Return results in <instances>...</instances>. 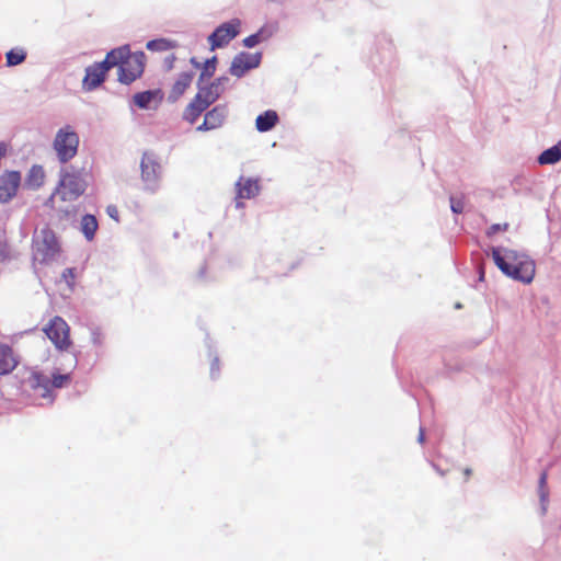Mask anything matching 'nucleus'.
<instances>
[{"label":"nucleus","instance_id":"obj_35","mask_svg":"<svg viewBox=\"0 0 561 561\" xmlns=\"http://www.w3.org/2000/svg\"><path fill=\"white\" fill-rule=\"evenodd\" d=\"M548 494L549 492L547 486H542V489H539V496L541 502H546L548 500Z\"/></svg>","mask_w":561,"mask_h":561},{"label":"nucleus","instance_id":"obj_33","mask_svg":"<svg viewBox=\"0 0 561 561\" xmlns=\"http://www.w3.org/2000/svg\"><path fill=\"white\" fill-rule=\"evenodd\" d=\"M10 256L9 248L5 243H0V262H4Z\"/></svg>","mask_w":561,"mask_h":561},{"label":"nucleus","instance_id":"obj_11","mask_svg":"<svg viewBox=\"0 0 561 561\" xmlns=\"http://www.w3.org/2000/svg\"><path fill=\"white\" fill-rule=\"evenodd\" d=\"M161 174V165L151 157L142 156V188L154 191Z\"/></svg>","mask_w":561,"mask_h":561},{"label":"nucleus","instance_id":"obj_3","mask_svg":"<svg viewBox=\"0 0 561 561\" xmlns=\"http://www.w3.org/2000/svg\"><path fill=\"white\" fill-rule=\"evenodd\" d=\"M61 252L60 242L56 233L44 227L33 238V256L41 263H48Z\"/></svg>","mask_w":561,"mask_h":561},{"label":"nucleus","instance_id":"obj_6","mask_svg":"<svg viewBox=\"0 0 561 561\" xmlns=\"http://www.w3.org/2000/svg\"><path fill=\"white\" fill-rule=\"evenodd\" d=\"M43 332L58 351H68L72 344L70 339V327L59 316L54 317L43 328Z\"/></svg>","mask_w":561,"mask_h":561},{"label":"nucleus","instance_id":"obj_32","mask_svg":"<svg viewBox=\"0 0 561 561\" xmlns=\"http://www.w3.org/2000/svg\"><path fill=\"white\" fill-rule=\"evenodd\" d=\"M507 228H508V224H504L503 226H501L499 224L492 225L488 230V236H493L501 230H507Z\"/></svg>","mask_w":561,"mask_h":561},{"label":"nucleus","instance_id":"obj_39","mask_svg":"<svg viewBox=\"0 0 561 561\" xmlns=\"http://www.w3.org/2000/svg\"><path fill=\"white\" fill-rule=\"evenodd\" d=\"M93 340H94V342H95V343H100V342H101V341L99 340V336H98V337H96V336H94V337H93Z\"/></svg>","mask_w":561,"mask_h":561},{"label":"nucleus","instance_id":"obj_15","mask_svg":"<svg viewBox=\"0 0 561 561\" xmlns=\"http://www.w3.org/2000/svg\"><path fill=\"white\" fill-rule=\"evenodd\" d=\"M226 78H219L206 88H201L196 96L208 107L215 103L224 92L222 82Z\"/></svg>","mask_w":561,"mask_h":561},{"label":"nucleus","instance_id":"obj_30","mask_svg":"<svg viewBox=\"0 0 561 561\" xmlns=\"http://www.w3.org/2000/svg\"><path fill=\"white\" fill-rule=\"evenodd\" d=\"M450 207L455 214H461L463 211V202L460 198L450 197Z\"/></svg>","mask_w":561,"mask_h":561},{"label":"nucleus","instance_id":"obj_23","mask_svg":"<svg viewBox=\"0 0 561 561\" xmlns=\"http://www.w3.org/2000/svg\"><path fill=\"white\" fill-rule=\"evenodd\" d=\"M178 47V43L175 41H171L168 38H157L149 41L146 44V48L149 51H170Z\"/></svg>","mask_w":561,"mask_h":561},{"label":"nucleus","instance_id":"obj_12","mask_svg":"<svg viewBox=\"0 0 561 561\" xmlns=\"http://www.w3.org/2000/svg\"><path fill=\"white\" fill-rule=\"evenodd\" d=\"M260 61V54L240 53L231 62L230 73L236 77H242L248 70L257 67Z\"/></svg>","mask_w":561,"mask_h":561},{"label":"nucleus","instance_id":"obj_27","mask_svg":"<svg viewBox=\"0 0 561 561\" xmlns=\"http://www.w3.org/2000/svg\"><path fill=\"white\" fill-rule=\"evenodd\" d=\"M61 278L65 280L68 287L72 289L75 286L76 270L71 267L66 268L61 274Z\"/></svg>","mask_w":561,"mask_h":561},{"label":"nucleus","instance_id":"obj_28","mask_svg":"<svg viewBox=\"0 0 561 561\" xmlns=\"http://www.w3.org/2000/svg\"><path fill=\"white\" fill-rule=\"evenodd\" d=\"M216 69V57L208 59L205 64V67L202 71L201 78L203 77H211Z\"/></svg>","mask_w":561,"mask_h":561},{"label":"nucleus","instance_id":"obj_19","mask_svg":"<svg viewBox=\"0 0 561 561\" xmlns=\"http://www.w3.org/2000/svg\"><path fill=\"white\" fill-rule=\"evenodd\" d=\"M277 123V113L273 110H267L256 117L255 127L259 131L265 133L271 130Z\"/></svg>","mask_w":561,"mask_h":561},{"label":"nucleus","instance_id":"obj_38","mask_svg":"<svg viewBox=\"0 0 561 561\" xmlns=\"http://www.w3.org/2000/svg\"><path fill=\"white\" fill-rule=\"evenodd\" d=\"M424 431L423 428H420V433H419V442L420 443H423L424 442Z\"/></svg>","mask_w":561,"mask_h":561},{"label":"nucleus","instance_id":"obj_18","mask_svg":"<svg viewBox=\"0 0 561 561\" xmlns=\"http://www.w3.org/2000/svg\"><path fill=\"white\" fill-rule=\"evenodd\" d=\"M207 106L195 95L183 112V118L194 124Z\"/></svg>","mask_w":561,"mask_h":561},{"label":"nucleus","instance_id":"obj_7","mask_svg":"<svg viewBox=\"0 0 561 561\" xmlns=\"http://www.w3.org/2000/svg\"><path fill=\"white\" fill-rule=\"evenodd\" d=\"M87 183L79 171H65L57 187L62 201H73L85 191Z\"/></svg>","mask_w":561,"mask_h":561},{"label":"nucleus","instance_id":"obj_16","mask_svg":"<svg viewBox=\"0 0 561 561\" xmlns=\"http://www.w3.org/2000/svg\"><path fill=\"white\" fill-rule=\"evenodd\" d=\"M18 358L11 346L0 344V375L10 374L18 365Z\"/></svg>","mask_w":561,"mask_h":561},{"label":"nucleus","instance_id":"obj_37","mask_svg":"<svg viewBox=\"0 0 561 561\" xmlns=\"http://www.w3.org/2000/svg\"><path fill=\"white\" fill-rule=\"evenodd\" d=\"M133 102L137 107H140V92L133 95Z\"/></svg>","mask_w":561,"mask_h":561},{"label":"nucleus","instance_id":"obj_21","mask_svg":"<svg viewBox=\"0 0 561 561\" xmlns=\"http://www.w3.org/2000/svg\"><path fill=\"white\" fill-rule=\"evenodd\" d=\"M164 93L161 89L142 92V110H157L163 100Z\"/></svg>","mask_w":561,"mask_h":561},{"label":"nucleus","instance_id":"obj_20","mask_svg":"<svg viewBox=\"0 0 561 561\" xmlns=\"http://www.w3.org/2000/svg\"><path fill=\"white\" fill-rule=\"evenodd\" d=\"M45 182V171L42 165H33L26 176L25 184L28 188L38 190Z\"/></svg>","mask_w":561,"mask_h":561},{"label":"nucleus","instance_id":"obj_26","mask_svg":"<svg viewBox=\"0 0 561 561\" xmlns=\"http://www.w3.org/2000/svg\"><path fill=\"white\" fill-rule=\"evenodd\" d=\"M263 34H264V31L260 30L257 33L252 34V35L245 37L243 39L244 46L249 47V48L256 46L259 43H261L265 38L263 36Z\"/></svg>","mask_w":561,"mask_h":561},{"label":"nucleus","instance_id":"obj_2","mask_svg":"<svg viewBox=\"0 0 561 561\" xmlns=\"http://www.w3.org/2000/svg\"><path fill=\"white\" fill-rule=\"evenodd\" d=\"M107 62L113 67L118 68V80L122 83L129 84L137 79L140 73L138 66L140 59L137 54H131L129 46H121L107 53Z\"/></svg>","mask_w":561,"mask_h":561},{"label":"nucleus","instance_id":"obj_31","mask_svg":"<svg viewBox=\"0 0 561 561\" xmlns=\"http://www.w3.org/2000/svg\"><path fill=\"white\" fill-rule=\"evenodd\" d=\"M175 55L174 54H170L169 56H167L163 60V67L165 70H171L173 67H174V62H175Z\"/></svg>","mask_w":561,"mask_h":561},{"label":"nucleus","instance_id":"obj_29","mask_svg":"<svg viewBox=\"0 0 561 561\" xmlns=\"http://www.w3.org/2000/svg\"><path fill=\"white\" fill-rule=\"evenodd\" d=\"M210 377L217 379L220 373V360L217 356H213L210 360Z\"/></svg>","mask_w":561,"mask_h":561},{"label":"nucleus","instance_id":"obj_25","mask_svg":"<svg viewBox=\"0 0 561 561\" xmlns=\"http://www.w3.org/2000/svg\"><path fill=\"white\" fill-rule=\"evenodd\" d=\"M5 57L8 66H18L25 60L26 51L23 48H13L7 53Z\"/></svg>","mask_w":561,"mask_h":561},{"label":"nucleus","instance_id":"obj_36","mask_svg":"<svg viewBox=\"0 0 561 561\" xmlns=\"http://www.w3.org/2000/svg\"><path fill=\"white\" fill-rule=\"evenodd\" d=\"M547 479H548V474L546 471H543L539 478V489H542V486H547Z\"/></svg>","mask_w":561,"mask_h":561},{"label":"nucleus","instance_id":"obj_8","mask_svg":"<svg viewBox=\"0 0 561 561\" xmlns=\"http://www.w3.org/2000/svg\"><path fill=\"white\" fill-rule=\"evenodd\" d=\"M240 21L232 20L218 26L208 37L211 50L227 45L239 34Z\"/></svg>","mask_w":561,"mask_h":561},{"label":"nucleus","instance_id":"obj_4","mask_svg":"<svg viewBox=\"0 0 561 561\" xmlns=\"http://www.w3.org/2000/svg\"><path fill=\"white\" fill-rule=\"evenodd\" d=\"M25 382L33 391H38V394L42 399H45L51 403L54 400L51 386L54 388H62L67 386L70 382V375L53 374V379L49 380L41 373L31 371Z\"/></svg>","mask_w":561,"mask_h":561},{"label":"nucleus","instance_id":"obj_22","mask_svg":"<svg viewBox=\"0 0 561 561\" xmlns=\"http://www.w3.org/2000/svg\"><path fill=\"white\" fill-rule=\"evenodd\" d=\"M561 160V140L557 145L546 149L538 157V162L541 165L554 164Z\"/></svg>","mask_w":561,"mask_h":561},{"label":"nucleus","instance_id":"obj_17","mask_svg":"<svg viewBox=\"0 0 561 561\" xmlns=\"http://www.w3.org/2000/svg\"><path fill=\"white\" fill-rule=\"evenodd\" d=\"M192 80H193L192 73H188V72L181 73L170 91L169 100L171 102H175L176 100H179L183 95V93L186 91V89L191 85Z\"/></svg>","mask_w":561,"mask_h":561},{"label":"nucleus","instance_id":"obj_24","mask_svg":"<svg viewBox=\"0 0 561 561\" xmlns=\"http://www.w3.org/2000/svg\"><path fill=\"white\" fill-rule=\"evenodd\" d=\"M98 220L93 215H84L81 219V231L87 240H93L98 230Z\"/></svg>","mask_w":561,"mask_h":561},{"label":"nucleus","instance_id":"obj_14","mask_svg":"<svg viewBox=\"0 0 561 561\" xmlns=\"http://www.w3.org/2000/svg\"><path fill=\"white\" fill-rule=\"evenodd\" d=\"M227 107L217 105L205 114L203 123L197 127L198 131L217 129L222 126L227 117Z\"/></svg>","mask_w":561,"mask_h":561},{"label":"nucleus","instance_id":"obj_13","mask_svg":"<svg viewBox=\"0 0 561 561\" xmlns=\"http://www.w3.org/2000/svg\"><path fill=\"white\" fill-rule=\"evenodd\" d=\"M236 206L243 207L242 199L255 197L260 192V184L257 180L241 176L236 183Z\"/></svg>","mask_w":561,"mask_h":561},{"label":"nucleus","instance_id":"obj_5","mask_svg":"<svg viewBox=\"0 0 561 561\" xmlns=\"http://www.w3.org/2000/svg\"><path fill=\"white\" fill-rule=\"evenodd\" d=\"M79 137L70 126L60 128L54 140V149L60 162L66 163L71 160L78 151Z\"/></svg>","mask_w":561,"mask_h":561},{"label":"nucleus","instance_id":"obj_1","mask_svg":"<svg viewBox=\"0 0 561 561\" xmlns=\"http://www.w3.org/2000/svg\"><path fill=\"white\" fill-rule=\"evenodd\" d=\"M495 265L507 276L523 283H530L535 276V263L526 255L514 250H505L502 254L499 249L492 250Z\"/></svg>","mask_w":561,"mask_h":561},{"label":"nucleus","instance_id":"obj_9","mask_svg":"<svg viewBox=\"0 0 561 561\" xmlns=\"http://www.w3.org/2000/svg\"><path fill=\"white\" fill-rule=\"evenodd\" d=\"M111 69L110 64L107 62V56L102 62H95L89 66L85 69V76L82 80V87L87 91H92L101 85L104 80L107 71Z\"/></svg>","mask_w":561,"mask_h":561},{"label":"nucleus","instance_id":"obj_10","mask_svg":"<svg viewBox=\"0 0 561 561\" xmlns=\"http://www.w3.org/2000/svg\"><path fill=\"white\" fill-rule=\"evenodd\" d=\"M21 183L19 171H5L0 175V203L10 202L18 192Z\"/></svg>","mask_w":561,"mask_h":561},{"label":"nucleus","instance_id":"obj_34","mask_svg":"<svg viewBox=\"0 0 561 561\" xmlns=\"http://www.w3.org/2000/svg\"><path fill=\"white\" fill-rule=\"evenodd\" d=\"M107 214L111 218L118 221V210H117L116 206H113V205L108 206Z\"/></svg>","mask_w":561,"mask_h":561}]
</instances>
